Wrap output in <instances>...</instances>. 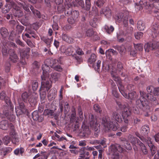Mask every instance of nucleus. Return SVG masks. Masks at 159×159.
I'll list each match as a JSON object with an SVG mask.
<instances>
[{
  "mask_svg": "<svg viewBox=\"0 0 159 159\" xmlns=\"http://www.w3.org/2000/svg\"><path fill=\"white\" fill-rule=\"evenodd\" d=\"M143 33L140 32H138L135 33L134 36L135 38L137 39H140L142 37Z\"/></svg>",
  "mask_w": 159,
  "mask_h": 159,
  "instance_id": "nucleus-44",
  "label": "nucleus"
},
{
  "mask_svg": "<svg viewBox=\"0 0 159 159\" xmlns=\"http://www.w3.org/2000/svg\"><path fill=\"white\" fill-rule=\"evenodd\" d=\"M102 123L104 125V126L108 127V125L107 120L105 117H103L101 119Z\"/></svg>",
  "mask_w": 159,
  "mask_h": 159,
  "instance_id": "nucleus-56",
  "label": "nucleus"
},
{
  "mask_svg": "<svg viewBox=\"0 0 159 159\" xmlns=\"http://www.w3.org/2000/svg\"><path fill=\"white\" fill-rule=\"evenodd\" d=\"M24 27L21 25H18L16 26V30L18 32V34H20L22 33V31L24 29Z\"/></svg>",
  "mask_w": 159,
  "mask_h": 159,
  "instance_id": "nucleus-42",
  "label": "nucleus"
},
{
  "mask_svg": "<svg viewBox=\"0 0 159 159\" xmlns=\"http://www.w3.org/2000/svg\"><path fill=\"white\" fill-rule=\"evenodd\" d=\"M43 70V75L41 76L42 79L41 85L39 90L40 95H42L43 97L46 95V93L51 87L50 82L48 80L49 73L51 71L49 67L46 64L42 66Z\"/></svg>",
  "mask_w": 159,
  "mask_h": 159,
  "instance_id": "nucleus-1",
  "label": "nucleus"
},
{
  "mask_svg": "<svg viewBox=\"0 0 159 159\" xmlns=\"http://www.w3.org/2000/svg\"><path fill=\"white\" fill-rule=\"evenodd\" d=\"M150 131L149 126L148 125H144L143 126L141 129V132L144 135L148 134Z\"/></svg>",
  "mask_w": 159,
  "mask_h": 159,
  "instance_id": "nucleus-24",
  "label": "nucleus"
},
{
  "mask_svg": "<svg viewBox=\"0 0 159 159\" xmlns=\"http://www.w3.org/2000/svg\"><path fill=\"white\" fill-rule=\"evenodd\" d=\"M93 108L95 111L98 112L100 113L101 111L100 106L97 104H95L94 105Z\"/></svg>",
  "mask_w": 159,
  "mask_h": 159,
  "instance_id": "nucleus-58",
  "label": "nucleus"
},
{
  "mask_svg": "<svg viewBox=\"0 0 159 159\" xmlns=\"http://www.w3.org/2000/svg\"><path fill=\"white\" fill-rule=\"evenodd\" d=\"M91 134V131L87 126L82 127L80 133V136L82 138L87 137Z\"/></svg>",
  "mask_w": 159,
  "mask_h": 159,
  "instance_id": "nucleus-9",
  "label": "nucleus"
},
{
  "mask_svg": "<svg viewBox=\"0 0 159 159\" xmlns=\"http://www.w3.org/2000/svg\"><path fill=\"white\" fill-rule=\"evenodd\" d=\"M112 119L119 123L122 122V120L120 114L116 111H114L112 114Z\"/></svg>",
  "mask_w": 159,
  "mask_h": 159,
  "instance_id": "nucleus-14",
  "label": "nucleus"
},
{
  "mask_svg": "<svg viewBox=\"0 0 159 159\" xmlns=\"http://www.w3.org/2000/svg\"><path fill=\"white\" fill-rule=\"evenodd\" d=\"M71 15L73 18L76 19L78 18L79 16V12L76 10L74 11H72Z\"/></svg>",
  "mask_w": 159,
  "mask_h": 159,
  "instance_id": "nucleus-54",
  "label": "nucleus"
},
{
  "mask_svg": "<svg viewBox=\"0 0 159 159\" xmlns=\"http://www.w3.org/2000/svg\"><path fill=\"white\" fill-rule=\"evenodd\" d=\"M97 20L96 18L94 19L90 22V25L93 27L95 28L97 26Z\"/></svg>",
  "mask_w": 159,
  "mask_h": 159,
  "instance_id": "nucleus-50",
  "label": "nucleus"
},
{
  "mask_svg": "<svg viewBox=\"0 0 159 159\" xmlns=\"http://www.w3.org/2000/svg\"><path fill=\"white\" fill-rule=\"evenodd\" d=\"M5 102L7 105L10 107V111H13L14 110V106L12 104L10 98L8 97H7L5 98L4 99Z\"/></svg>",
  "mask_w": 159,
  "mask_h": 159,
  "instance_id": "nucleus-25",
  "label": "nucleus"
},
{
  "mask_svg": "<svg viewBox=\"0 0 159 159\" xmlns=\"http://www.w3.org/2000/svg\"><path fill=\"white\" fill-rule=\"evenodd\" d=\"M102 67L105 72L108 71L110 70V66L108 64L107 61H104L102 63Z\"/></svg>",
  "mask_w": 159,
  "mask_h": 159,
  "instance_id": "nucleus-32",
  "label": "nucleus"
},
{
  "mask_svg": "<svg viewBox=\"0 0 159 159\" xmlns=\"http://www.w3.org/2000/svg\"><path fill=\"white\" fill-rule=\"evenodd\" d=\"M91 0H86L85 3L86 5V10L89 11L91 7V4L90 2Z\"/></svg>",
  "mask_w": 159,
  "mask_h": 159,
  "instance_id": "nucleus-49",
  "label": "nucleus"
},
{
  "mask_svg": "<svg viewBox=\"0 0 159 159\" xmlns=\"http://www.w3.org/2000/svg\"><path fill=\"white\" fill-rule=\"evenodd\" d=\"M104 3L105 1L104 0H98L95 2V4L98 7H101L103 6Z\"/></svg>",
  "mask_w": 159,
  "mask_h": 159,
  "instance_id": "nucleus-43",
  "label": "nucleus"
},
{
  "mask_svg": "<svg viewBox=\"0 0 159 159\" xmlns=\"http://www.w3.org/2000/svg\"><path fill=\"white\" fill-rule=\"evenodd\" d=\"M9 127H11L10 135L11 136L12 142L13 143L16 144V142H18L19 140V139L16 137L13 125L11 123H10Z\"/></svg>",
  "mask_w": 159,
  "mask_h": 159,
  "instance_id": "nucleus-8",
  "label": "nucleus"
},
{
  "mask_svg": "<svg viewBox=\"0 0 159 159\" xmlns=\"http://www.w3.org/2000/svg\"><path fill=\"white\" fill-rule=\"evenodd\" d=\"M10 8L8 6V5L7 4L2 9V12L3 13H7L10 11Z\"/></svg>",
  "mask_w": 159,
  "mask_h": 159,
  "instance_id": "nucleus-41",
  "label": "nucleus"
},
{
  "mask_svg": "<svg viewBox=\"0 0 159 159\" xmlns=\"http://www.w3.org/2000/svg\"><path fill=\"white\" fill-rule=\"evenodd\" d=\"M117 70L113 68L111 71V74L113 80L116 82L118 84H120L121 83V80L120 77L117 75Z\"/></svg>",
  "mask_w": 159,
  "mask_h": 159,
  "instance_id": "nucleus-11",
  "label": "nucleus"
},
{
  "mask_svg": "<svg viewBox=\"0 0 159 159\" xmlns=\"http://www.w3.org/2000/svg\"><path fill=\"white\" fill-rule=\"evenodd\" d=\"M116 125L113 124L112 122H110L108 125V128H109L110 129L112 130L113 131H116L117 129L118 128H119L118 126V124L116 123Z\"/></svg>",
  "mask_w": 159,
  "mask_h": 159,
  "instance_id": "nucleus-31",
  "label": "nucleus"
},
{
  "mask_svg": "<svg viewBox=\"0 0 159 159\" xmlns=\"http://www.w3.org/2000/svg\"><path fill=\"white\" fill-rule=\"evenodd\" d=\"M9 59L13 63H16L17 61L18 57L15 53V51L13 49H11L10 51Z\"/></svg>",
  "mask_w": 159,
  "mask_h": 159,
  "instance_id": "nucleus-12",
  "label": "nucleus"
},
{
  "mask_svg": "<svg viewBox=\"0 0 159 159\" xmlns=\"http://www.w3.org/2000/svg\"><path fill=\"white\" fill-rule=\"evenodd\" d=\"M146 96L148 99L151 101H154L156 99L155 98H154L152 95H151L150 93L147 94L146 95Z\"/></svg>",
  "mask_w": 159,
  "mask_h": 159,
  "instance_id": "nucleus-63",
  "label": "nucleus"
},
{
  "mask_svg": "<svg viewBox=\"0 0 159 159\" xmlns=\"http://www.w3.org/2000/svg\"><path fill=\"white\" fill-rule=\"evenodd\" d=\"M30 49L29 48H26L20 49V56L22 58L25 57L29 53Z\"/></svg>",
  "mask_w": 159,
  "mask_h": 159,
  "instance_id": "nucleus-16",
  "label": "nucleus"
},
{
  "mask_svg": "<svg viewBox=\"0 0 159 159\" xmlns=\"http://www.w3.org/2000/svg\"><path fill=\"white\" fill-rule=\"evenodd\" d=\"M32 117L34 120L40 122H42L43 120V117L42 116H39L37 111H34L32 113Z\"/></svg>",
  "mask_w": 159,
  "mask_h": 159,
  "instance_id": "nucleus-13",
  "label": "nucleus"
},
{
  "mask_svg": "<svg viewBox=\"0 0 159 159\" xmlns=\"http://www.w3.org/2000/svg\"><path fill=\"white\" fill-rule=\"evenodd\" d=\"M153 94L154 95H159V88H155L153 89Z\"/></svg>",
  "mask_w": 159,
  "mask_h": 159,
  "instance_id": "nucleus-64",
  "label": "nucleus"
},
{
  "mask_svg": "<svg viewBox=\"0 0 159 159\" xmlns=\"http://www.w3.org/2000/svg\"><path fill=\"white\" fill-rule=\"evenodd\" d=\"M0 32L2 37L3 38L7 37L9 34L8 30L4 27H2L0 29Z\"/></svg>",
  "mask_w": 159,
  "mask_h": 159,
  "instance_id": "nucleus-23",
  "label": "nucleus"
},
{
  "mask_svg": "<svg viewBox=\"0 0 159 159\" xmlns=\"http://www.w3.org/2000/svg\"><path fill=\"white\" fill-rule=\"evenodd\" d=\"M104 29L106 31L108 34H110L114 30V28L112 26H111L109 27L107 25L104 26Z\"/></svg>",
  "mask_w": 159,
  "mask_h": 159,
  "instance_id": "nucleus-30",
  "label": "nucleus"
},
{
  "mask_svg": "<svg viewBox=\"0 0 159 159\" xmlns=\"http://www.w3.org/2000/svg\"><path fill=\"white\" fill-rule=\"evenodd\" d=\"M89 120L90 125L93 130L94 135L97 137L100 132L99 125L93 115L91 114L89 115Z\"/></svg>",
  "mask_w": 159,
  "mask_h": 159,
  "instance_id": "nucleus-4",
  "label": "nucleus"
},
{
  "mask_svg": "<svg viewBox=\"0 0 159 159\" xmlns=\"http://www.w3.org/2000/svg\"><path fill=\"white\" fill-rule=\"evenodd\" d=\"M85 152V148H81L80 149V157L82 158H84L85 157V155H84Z\"/></svg>",
  "mask_w": 159,
  "mask_h": 159,
  "instance_id": "nucleus-55",
  "label": "nucleus"
},
{
  "mask_svg": "<svg viewBox=\"0 0 159 159\" xmlns=\"http://www.w3.org/2000/svg\"><path fill=\"white\" fill-rule=\"evenodd\" d=\"M29 95L27 92H25L23 93L21 95V98L22 100L24 102H26L28 99Z\"/></svg>",
  "mask_w": 159,
  "mask_h": 159,
  "instance_id": "nucleus-38",
  "label": "nucleus"
},
{
  "mask_svg": "<svg viewBox=\"0 0 159 159\" xmlns=\"http://www.w3.org/2000/svg\"><path fill=\"white\" fill-rule=\"evenodd\" d=\"M11 49H8L7 47L3 46L2 47V55L5 57L7 56L8 54H10V50Z\"/></svg>",
  "mask_w": 159,
  "mask_h": 159,
  "instance_id": "nucleus-27",
  "label": "nucleus"
},
{
  "mask_svg": "<svg viewBox=\"0 0 159 159\" xmlns=\"http://www.w3.org/2000/svg\"><path fill=\"white\" fill-rule=\"evenodd\" d=\"M5 70L7 72H8L10 69L11 65L9 62H7L5 64Z\"/></svg>",
  "mask_w": 159,
  "mask_h": 159,
  "instance_id": "nucleus-57",
  "label": "nucleus"
},
{
  "mask_svg": "<svg viewBox=\"0 0 159 159\" xmlns=\"http://www.w3.org/2000/svg\"><path fill=\"white\" fill-rule=\"evenodd\" d=\"M29 101L32 107L34 106L37 103V98L31 97L29 100Z\"/></svg>",
  "mask_w": 159,
  "mask_h": 159,
  "instance_id": "nucleus-33",
  "label": "nucleus"
},
{
  "mask_svg": "<svg viewBox=\"0 0 159 159\" xmlns=\"http://www.w3.org/2000/svg\"><path fill=\"white\" fill-rule=\"evenodd\" d=\"M140 139L144 143L147 144L150 148L151 154L153 156L156 152L157 149L155 146L152 143V139L149 137L145 138L144 137L140 138Z\"/></svg>",
  "mask_w": 159,
  "mask_h": 159,
  "instance_id": "nucleus-5",
  "label": "nucleus"
},
{
  "mask_svg": "<svg viewBox=\"0 0 159 159\" xmlns=\"http://www.w3.org/2000/svg\"><path fill=\"white\" fill-rule=\"evenodd\" d=\"M104 14L107 17H109L111 15V11L110 9L108 8H107L104 11Z\"/></svg>",
  "mask_w": 159,
  "mask_h": 159,
  "instance_id": "nucleus-53",
  "label": "nucleus"
},
{
  "mask_svg": "<svg viewBox=\"0 0 159 159\" xmlns=\"http://www.w3.org/2000/svg\"><path fill=\"white\" fill-rule=\"evenodd\" d=\"M137 27L139 30H143L145 28V25L144 22L142 20H139L137 24Z\"/></svg>",
  "mask_w": 159,
  "mask_h": 159,
  "instance_id": "nucleus-22",
  "label": "nucleus"
},
{
  "mask_svg": "<svg viewBox=\"0 0 159 159\" xmlns=\"http://www.w3.org/2000/svg\"><path fill=\"white\" fill-rule=\"evenodd\" d=\"M61 76V74L57 72L53 73L51 74V77L55 81L58 80Z\"/></svg>",
  "mask_w": 159,
  "mask_h": 159,
  "instance_id": "nucleus-28",
  "label": "nucleus"
},
{
  "mask_svg": "<svg viewBox=\"0 0 159 159\" xmlns=\"http://www.w3.org/2000/svg\"><path fill=\"white\" fill-rule=\"evenodd\" d=\"M12 150V148L11 147H7L5 149L3 150V154L5 156L7 153H8Z\"/></svg>",
  "mask_w": 159,
  "mask_h": 159,
  "instance_id": "nucleus-48",
  "label": "nucleus"
},
{
  "mask_svg": "<svg viewBox=\"0 0 159 159\" xmlns=\"http://www.w3.org/2000/svg\"><path fill=\"white\" fill-rule=\"evenodd\" d=\"M111 151V159H119V153H122L124 149L120 145L116 144L113 145L110 148Z\"/></svg>",
  "mask_w": 159,
  "mask_h": 159,
  "instance_id": "nucleus-2",
  "label": "nucleus"
},
{
  "mask_svg": "<svg viewBox=\"0 0 159 159\" xmlns=\"http://www.w3.org/2000/svg\"><path fill=\"white\" fill-rule=\"evenodd\" d=\"M18 101L19 103V107H17L19 108L18 109L20 110V111L18 112V110L17 109V108L16 107H15V111L17 115H20L22 114L26 113L27 112V110L25 108L24 103L23 102H22L20 98L18 99Z\"/></svg>",
  "mask_w": 159,
  "mask_h": 159,
  "instance_id": "nucleus-6",
  "label": "nucleus"
},
{
  "mask_svg": "<svg viewBox=\"0 0 159 159\" xmlns=\"http://www.w3.org/2000/svg\"><path fill=\"white\" fill-rule=\"evenodd\" d=\"M23 9L25 11L29 12L30 11L29 7L27 6L25 3H22L20 4Z\"/></svg>",
  "mask_w": 159,
  "mask_h": 159,
  "instance_id": "nucleus-62",
  "label": "nucleus"
},
{
  "mask_svg": "<svg viewBox=\"0 0 159 159\" xmlns=\"http://www.w3.org/2000/svg\"><path fill=\"white\" fill-rule=\"evenodd\" d=\"M157 48V44L151 43L146 44L144 46V48L146 52H148L150 50H154Z\"/></svg>",
  "mask_w": 159,
  "mask_h": 159,
  "instance_id": "nucleus-10",
  "label": "nucleus"
},
{
  "mask_svg": "<svg viewBox=\"0 0 159 159\" xmlns=\"http://www.w3.org/2000/svg\"><path fill=\"white\" fill-rule=\"evenodd\" d=\"M3 141L4 143L6 145H7L11 141L10 137L8 135L5 136L3 139Z\"/></svg>",
  "mask_w": 159,
  "mask_h": 159,
  "instance_id": "nucleus-37",
  "label": "nucleus"
},
{
  "mask_svg": "<svg viewBox=\"0 0 159 159\" xmlns=\"http://www.w3.org/2000/svg\"><path fill=\"white\" fill-rule=\"evenodd\" d=\"M113 47L117 50L120 54L124 51L125 49L124 47H121L118 45L114 46Z\"/></svg>",
  "mask_w": 159,
  "mask_h": 159,
  "instance_id": "nucleus-40",
  "label": "nucleus"
},
{
  "mask_svg": "<svg viewBox=\"0 0 159 159\" xmlns=\"http://www.w3.org/2000/svg\"><path fill=\"white\" fill-rule=\"evenodd\" d=\"M117 86L119 89L121 94L123 96H126V93L124 91L125 88L124 86L122 85L121 83L120 84H118Z\"/></svg>",
  "mask_w": 159,
  "mask_h": 159,
  "instance_id": "nucleus-29",
  "label": "nucleus"
},
{
  "mask_svg": "<svg viewBox=\"0 0 159 159\" xmlns=\"http://www.w3.org/2000/svg\"><path fill=\"white\" fill-rule=\"evenodd\" d=\"M134 47L136 51L137 52L139 51L140 52L142 51L143 49V45L142 44H134Z\"/></svg>",
  "mask_w": 159,
  "mask_h": 159,
  "instance_id": "nucleus-35",
  "label": "nucleus"
},
{
  "mask_svg": "<svg viewBox=\"0 0 159 159\" xmlns=\"http://www.w3.org/2000/svg\"><path fill=\"white\" fill-rule=\"evenodd\" d=\"M143 4L142 2L140 1L139 3H135V7L138 10H142L143 8V6L142 5Z\"/></svg>",
  "mask_w": 159,
  "mask_h": 159,
  "instance_id": "nucleus-47",
  "label": "nucleus"
},
{
  "mask_svg": "<svg viewBox=\"0 0 159 159\" xmlns=\"http://www.w3.org/2000/svg\"><path fill=\"white\" fill-rule=\"evenodd\" d=\"M13 13L15 16L18 18L21 17L24 15L23 11H21L18 7H16V8H14Z\"/></svg>",
  "mask_w": 159,
  "mask_h": 159,
  "instance_id": "nucleus-15",
  "label": "nucleus"
},
{
  "mask_svg": "<svg viewBox=\"0 0 159 159\" xmlns=\"http://www.w3.org/2000/svg\"><path fill=\"white\" fill-rule=\"evenodd\" d=\"M94 34V31L92 29L87 30L86 32V35L88 37H91Z\"/></svg>",
  "mask_w": 159,
  "mask_h": 159,
  "instance_id": "nucleus-46",
  "label": "nucleus"
},
{
  "mask_svg": "<svg viewBox=\"0 0 159 159\" xmlns=\"http://www.w3.org/2000/svg\"><path fill=\"white\" fill-rule=\"evenodd\" d=\"M62 38L63 40L68 43H71L74 42L73 39L71 37L68 36L66 34H62Z\"/></svg>",
  "mask_w": 159,
  "mask_h": 159,
  "instance_id": "nucleus-19",
  "label": "nucleus"
},
{
  "mask_svg": "<svg viewBox=\"0 0 159 159\" xmlns=\"http://www.w3.org/2000/svg\"><path fill=\"white\" fill-rule=\"evenodd\" d=\"M128 137L129 138L130 137L131 138H132L133 139H134V141L135 140V141H136L138 144L139 145L141 148L142 147V146L144 145V144L141 142L138 138H134L132 135H129Z\"/></svg>",
  "mask_w": 159,
  "mask_h": 159,
  "instance_id": "nucleus-36",
  "label": "nucleus"
},
{
  "mask_svg": "<svg viewBox=\"0 0 159 159\" xmlns=\"http://www.w3.org/2000/svg\"><path fill=\"white\" fill-rule=\"evenodd\" d=\"M141 95L139 98L138 99L136 102V105L140 109H144L149 108L148 102L147 99L144 98L145 93L144 92L140 91Z\"/></svg>",
  "mask_w": 159,
  "mask_h": 159,
  "instance_id": "nucleus-3",
  "label": "nucleus"
},
{
  "mask_svg": "<svg viewBox=\"0 0 159 159\" xmlns=\"http://www.w3.org/2000/svg\"><path fill=\"white\" fill-rule=\"evenodd\" d=\"M53 113V111L52 110H45L43 112V114L45 116L48 115H52Z\"/></svg>",
  "mask_w": 159,
  "mask_h": 159,
  "instance_id": "nucleus-52",
  "label": "nucleus"
},
{
  "mask_svg": "<svg viewBox=\"0 0 159 159\" xmlns=\"http://www.w3.org/2000/svg\"><path fill=\"white\" fill-rule=\"evenodd\" d=\"M131 115V112L130 110L127 107H125L122 111V116L124 121L125 124H128L129 117Z\"/></svg>",
  "mask_w": 159,
  "mask_h": 159,
  "instance_id": "nucleus-7",
  "label": "nucleus"
},
{
  "mask_svg": "<svg viewBox=\"0 0 159 159\" xmlns=\"http://www.w3.org/2000/svg\"><path fill=\"white\" fill-rule=\"evenodd\" d=\"M74 51L75 49L74 48L71 46H70L65 49V54L67 55L73 56Z\"/></svg>",
  "mask_w": 159,
  "mask_h": 159,
  "instance_id": "nucleus-21",
  "label": "nucleus"
},
{
  "mask_svg": "<svg viewBox=\"0 0 159 159\" xmlns=\"http://www.w3.org/2000/svg\"><path fill=\"white\" fill-rule=\"evenodd\" d=\"M52 68H53L54 70L58 71H61L62 70V68L60 65H55L53 66H52Z\"/></svg>",
  "mask_w": 159,
  "mask_h": 159,
  "instance_id": "nucleus-51",
  "label": "nucleus"
},
{
  "mask_svg": "<svg viewBox=\"0 0 159 159\" xmlns=\"http://www.w3.org/2000/svg\"><path fill=\"white\" fill-rule=\"evenodd\" d=\"M141 149L142 151V152L144 154L146 155L148 154V151L145 145L142 146V147L141 148Z\"/></svg>",
  "mask_w": 159,
  "mask_h": 159,
  "instance_id": "nucleus-61",
  "label": "nucleus"
},
{
  "mask_svg": "<svg viewBox=\"0 0 159 159\" xmlns=\"http://www.w3.org/2000/svg\"><path fill=\"white\" fill-rule=\"evenodd\" d=\"M9 127V124L7 121L2 120L0 122V129L3 130H6Z\"/></svg>",
  "mask_w": 159,
  "mask_h": 159,
  "instance_id": "nucleus-18",
  "label": "nucleus"
},
{
  "mask_svg": "<svg viewBox=\"0 0 159 159\" xmlns=\"http://www.w3.org/2000/svg\"><path fill=\"white\" fill-rule=\"evenodd\" d=\"M97 60V57L94 54H92L88 59V62L90 64H93Z\"/></svg>",
  "mask_w": 159,
  "mask_h": 159,
  "instance_id": "nucleus-26",
  "label": "nucleus"
},
{
  "mask_svg": "<svg viewBox=\"0 0 159 159\" xmlns=\"http://www.w3.org/2000/svg\"><path fill=\"white\" fill-rule=\"evenodd\" d=\"M49 155V153H47L46 152H41L40 154L38 153L36 155L34 158H36L40 156L41 157L40 159H47Z\"/></svg>",
  "mask_w": 159,
  "mask_h": 159,
  "instance_id": "nucleus-17",
  "label": "nucleus"
},
{
  "mask_svg": "<svg viewBox=\"0 0 159 159\" xmlns=\"http://www.w3.org/2000/svg\"><path fill=\"white\" fill-rule=\"evenodd\" d=\"M33 13L37 17L40 18H41L40 13L39 11L35 10L33 11Z\"/></svg>",
  "mask_w": 159,
  "mask_h": 159,
  "instance_id": "nucleus-60",
  "label": "nucleus"
},
{
  "mask_svg": "<svg viewBox=\"0 0 159 159\" xmlns=\"http://www.w3.org/2000/svg\"><path fill=\"white\" fill-rule=\"evenodd\" d=\"M67 5L68 7V8L67 9V7H66L65 13L66 14L68 15H71L72 11V9L71 7V5L70 4H67Z\"/></svg>",
  "mask_w": 159,
  "mask_h": 159,
  "instance_id": "nucleus-39",
  "label": "nucleus"
},
{
  "mask_svg": "<svg viewBox=\"0 0 159 159\" xmlns=\"http://www.w3.org/2000/svg\"><path fill=\"white\" fill-rule=\"evenodd\" d=\"M72 56L73 59L76 60L78 62H80L81 61V57L80 56H78L74 54Z\"/></svg>",
  "mask_w": 159,
  "mask_h": 159,
  "instance_id": "nucleus-59",
  "label": "nucleus"
},
{
  "mask_svg": "<svg viewBox=\"0 0 159 159\" xmlns=\"http://www.w3.org/2000/svg\"><path fill=\"white\" fill-rule=\"evenodd\" d=\"M41 39L49 47L53 41V38L51 37L48 38L47 37H42L41 38Z\"/></svg>",
  "mask_w": 159,
  "mask_h": 159,
  "instance_id": "nucleus-20",
  "label": "nucleus"
},
{
  "mask_svg": "<svg viewBox=\"0 0 159 159\" xmlns=\"http://www.w3.org/2000/svg\"><path fill=\"white\" fill-rule=\"evenodd\" d=\"M32 88L34 91L36 90L38 88V83L36 81H33L32 84Z\"/></svg>",
  "mask_w": 159,
  "mask_h": 159,
  "instance_id": "nucleus-45",
  "label": "nucleus"
},
{
  "mask_svg": "<svg viewBox=\"0 0 159 159\" xmlns=\"http://www.w3.org/2000/svg\"><path fill=\"white\" fill-rule=\"evenodd\" d=\"M136 93L134 92H133L130 93H129L128 94L126 93V96H124L126 98L131 100H133L135 98Z\"/></svg>",
  "mask_w": 159,
  "mask_h": 159,
  "instance_id": "nucleus-34",
  "label": "nucleus"
}]
</instances>
